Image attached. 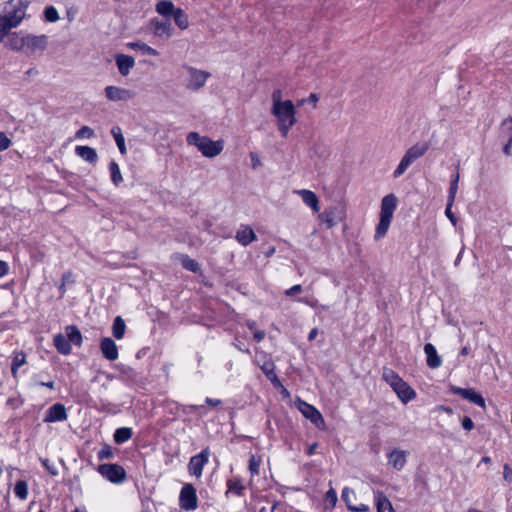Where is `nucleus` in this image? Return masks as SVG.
Returning a JSON list of instances; mask_svg holds the SVG:
<instances>
[{"mask_svg": "<svg viewBox=\"0 0 512 512\" xmlns=\"http://www.w3.org/2000/svg\"><path fill=\"white\" fill-rule=\"evenodd\" d=\"M111 133L116 141V144L122 154L126 152V146H125V138L122 134V131L119 127H113L111 130Z\"/></svg>", "mask_w": 512, "mask_h": 512, "instance_id": "c9c22d12", "label": "nucleus"}, {"mask_svg": "<svg viewBox=\"0 0 512 512\" xmlns=\"http://www.w3.org/2000/svg\"><path fill=\"white\" fill-rule=\"evenodd\" d=\"M236 240L243 246H247L257 239L254 230L248 225H240L236 232Z\"/></svg>", "mask_w": 512, "mask_h": 512, "instance_id": "6ab92c4d", "label": "nucleus"}, {"mask_svg": "<svg viewBox=\"0 0 512 512\" xmlns=\"http://www.w3.org/2000/svg\"><path fill=\"white\" fill-rule=\"evenodd\" d=\"M205 402H206L208 405H210V406H214V407H216V406H218V405H220V404H221V400H219V399H213V398H209V397H207V398L205 399Z\"/></svg>", "mask_w": 512, "mask_h": 512, "instance_id": "680f3d73", "label": "nucleus"}, {"mask_svg": "<svg viewBox=\"0 0 512 512\" xmlns=\"http://www.w3.org/2000/svg\"><path fill=\"white\" fill-rule=\"evenodd\" d=\"M294 193L298 194L302 198V201L306 206L311 208L314 212H319V199L313 191L308 189H299L295 190Z\"/></svg>", "mask_w": 512, "mask_h": 512, "instance_id": "a211bd4d", "label": "nucleus"}, {"mask_svg": "<svg viewBox=\"0 0 512 512\" xmlns=\"http://www.w3.org/2000/svg\"><path fill=\"white\" fill-rule=\"evenodd\" d=\"M125 329V321L120 316L116 317L112 326L113 336L117 339L123 338Z\"/></svg>", "mask_w": 512, "mask_h": 512, "instance_id": "7c9ffc66", "label": "nucleus"}, {"mask_svg": "<svg viewBox=\"0 0 512 512\" xmlns=\"http://www.w3.org/2000/svg\"><path fill=\"white\" fill-rule=\"evenodd\" d=\"M26 363V355L23 352H17L15 353L12 365H11V372L13 376H16L17 370L23 366Z\"/></svg>", "mask_w": 512, "mask_h": 512, "instance_id": "72a5a7b5", "label": "nucleus"}, {"mask_svg": "<svg viewBox=\"0 0 512 512\" xmlns=\"http://www.w3.org/2000/svg\"><path fill=\"white\" fill-rule=\"evenodd\" d=\"M82 334L75 325H68L65 327V335L57 333L54 335L53 343L58 351L62 355H69L72 351V344L77 347L82 345Z\"/></svg>", "mask_w": 512, "mask_h": 512, "instance_id": "20e7f679", "label": "nucleus"}, {"mask_svg": "<svg viewBox=\"0 0 512 512\" xmlns=\"http://www.w3.org/2000/svg\"><path fill=\"white\" fill-rule=\"evenodd\" d=\"M172 17H173L175 24L177 25V27L179 29L185 30L188 28V26H189L188 16L183 9L177 8V10L174 12Z\"/></svg>", "mask_w": 512, "mask_h": 512, "instance_id": "c85d7f7f", "label": "nucleus"}, {"mask_svg": "<svg viewBox=\"0 0 512 512\" xmlns=\"http://www.w3.org/2000/svg\"><path fill=\"white\" fill-rule=\"evenodd\" d=\"M262 464V458L260 456H251L249 460V471L252 476L259 475L260 466Z\"/></svg>", "mask_w": 512, "mask_h": 512, "instance_id": "4c0bfd02", "label": "nucleus"}, {"mask_svg": "<svg viewBox=\"0 0 512 512\" xmlns=\"http://www.w3.org/2000/svg\"><path fill=\"white\" fill-rule=\"evenodd\" d=\"M459 179H460V175H459L458 172L451 176L450 187H449V195H448V200H450V202H454L455 201V197H456V194H457V191H458Z\"/></svg>", "mask_w": 512, "mask_h": 512, "instance_id": "e433bc0d", "label": "nucleus"}, {"mask_svg": "<svg viewBox=\"0 0 512 512\" xmlns=\"http://www.w3.org/2000/svg\"><path fill=\"white\" fill-rule=\"evenodd\" d=\"M106 97L110 101H120L125 99L127 92L125 89L116 86H107L105 89Z\"/></svg>", "mask_w": 512, "mask_h": 512, "instance_id": "cd10ccee", "label": "nucleus"}, {"mask_svg": "<svg viewBox=\"0 0 512 512\" xmlns=\"http://www.w3.org/2000/svg\"><path fill=\"white\" fill-rule=\"evenodd\" d=\"M342 499L347 505V508L353 512H367L369 511V506L366 504L354 505V501L356 500V494L354 490L351 488L345 487L342 491Z\"/></svg>", "mask_w": 512, "mask_h": 512, "instance_id": "dca6fc26", "label": "nucleus"}, {"mask_svg": "<svg viewBox=\"0 0 512 512\" xmlns=\"http://www.w3.org/2000/svg\"><path fill=\"white\" fill-rule=\"evenodd\" d=\"M156 12L163 17H171L177 8L170 0H161L155 6Z\"/></svg>", "mask_w": 512, "mask_h": 512, "instance_id": "a878e982", "label": "nucleus"}, {"mask_svg": "<svg viewBox=\"0 0 512 512\" xmlns=\"http://www.w3.org/2000/svg\"><path fill=\"white\" fill-rule=\"evenodd\" d=\"M451 392L453 394L460 395L462 398L482 407L485 408V400L484 398L477 393L474 389H465L460 388L457 386H451Z\"/></svg>", "mask_w": 512, "mask_h": 512, "instance_id": "2eb2a0df", "label": "nucleus"}, {"mask_svg": "<svg viewBox=\"0 0 512 512\" xmlns=\"http://www.w3.org/2000/svg\"><path fill=\"white\" fill-rule=\"evenodd\" d=\"M130 48L140 52L142 55L157 56L158 51L145 43H130Z\"/></svg>", "mask_w": 512, "mask_h": 512, "instance_id": "2f4dec72", "label": "nucleus"}, {"mask_svg": "<svg viewBox=\"0 0 512 512\" xmlns=\"http://www.w3.org/2000/svg\"><path fill=\"white\" fill-rule=\"evenodd\" d=\"M179 505L185 511H194L198 507L196 489L192 484H185L179 495Z\"/></svg>", "mask_w": 512, "mask_h": 512, "instance_id": "9d476101", "label": "nucleus"}, {"mask_svg": "<svg viewBox=\"0 0 512 512\" xmlns=\"http://www.w3.org/2000/svg\"><path fill=\"white\" fill-rule=\"evenodd\" d=\"M469 353V349L467 347H463L460 351V354L465 356Z\"/></svg>", "mask_w": 512, "mask_h": 512, "instance_id": "774afa93", "label": "nucleus"}, {"mask_svg": "<svg viewBox=\"0 0 512 512\" xmlns=\"http://www.w3.org/2000/svg\"><path fill=\"white\" fill-rule=\"evenodd\" d=\"M154 25V33L159 37L171 38L173 35V28L169 22L164 21H155Z\"/></svg>", "mask_w": 512, "mask_h": 512, "instance_id": "bb28decb", "label": "nucleus"}, {"mask_svg": "<svg viewBox=\"0 0 512 512\" xmlns=\"http://www.w3.org/2000/svg\"><path fill=\"white\" fill-rule=\"evenodd\" d=\"M28 2L24 0H9L4 4L0 17L12 28H17L26 18Z\"/></svg>", "mask_w": 512, "mask_h": 512, "instance_id": "423d86ee", "label": "nucleus"}, {"mask_svg": "<svg viewBox=\"0 0 512 512\" xmlns=\"http://www.w3.org/2000/svg\"><path fill=\"white\" fill-rule=\"evenodd\" d=\"M185 69L188 74L186 87L192 91H198L204 87L207 80L211 76L209 72L197 69L192 66H186Z\"/></svg>", "mask_w": 512, "mask_h": 512, "instance_id": "6e6552de", "label": "nucleus"}, {"mask_svg": "<svg viewBox=\"0 0 512 512\" xmlns=\"http://www.w3.org/2000/svg\"><path fill=\"white\" fill-rule=\"evenodd\" d=\"M186 142L190 146H195L198 151L206 158H214L221 154L224 149L223 140H212L207 136H202L198 132H190L186 136Z\"/></svg>", "mask_w": 512, "mask_h": 512, "instance_id": "f257e3e1", "label": "nucleus"}, {"mask_svg": "<svg viewBox=\"0 0 512 512\" xmlns=\"http://www.w3.org/2000/svg\"><path fill=\"white\" fill-rule=\"evenodd\" d=\"M14 493L20 500H26L28 497V485L24 480H18L14 486Z\"/></svg>", "mask_w": 512, "mask_h": 512, "instance_id": "473e14b6", "label": "nucleus"}, {"mask_svg": "<svg viewBox=\"0 0 512 512\" xmlns=\"http://www.w3.org/2000/svg\"><path fill=\"white\" fill-rule=\"evenodd\" d=\"M6 47L12 51H24L25 49V34L11 33L6 41Z\"/></svg>", "mask_w": 512, "mask_h": 512, "instance_id": "5701e85b", "label": "nucleus"}, {"mask_svg": "<svg viewBox=\"0 0 512 512\" xmlns=\"http://www.w3.org/2000/svg\"><path fill=\"white\" fill-rule=\"evenodd\" d=\"M114 440L118 444L128 441V427L117 429L114 433Z\"/></svg>", "mask_w": 512, "mask_h": 512, "instance_id": "a19ab883", "label": "nucleus"}, {"mask_svg": "<svg viewBox=\"0 0 512 512\" xmlns=\"http://www.w3.org/2000/svg\"><path fill=\"white\" fill-rule=\"evenodd\" d=\"M40 461L43 467L49 472V474H51L52 476H56L58 474L57 468L53 463L50 462L49 459L41 458Z\"/></svg>", "mask_w": 512, "mask_h": 512, "instance_id": "49530a36", "label": "nucleus"}, {"mask_svg": "<svg viewBox=\"0 0 512 512\" xmlns=\"http://www.w3.org/2000/svg\"><path fill=\"white\" fill-rule=\"evenodd\" d=\"M98 459L104 460V459H110L113 457V451L111 446L105 444L103 447L98 451Z\"/></svg>", "mask_w": 512, "mask_h": 512, "instance_id": "a18cd8bd", "label": "nucleus"}, {"mask_svg": "<svg viewBox=\"0 0 512 512\" xmlns=\"http://www.w3.org/2000/svg\"><path fill=\"white\" fill-rule=\"evenodd\" d=\"M117 65L122 75H128V55L121 54L117 57Z\"/></svg>", "mask_w": 512, "mask_h": 512, "instance_id": "ea45409f", "label": "nucleus"}, {"mask_svg": "<svg viewBox=\"0 0 512 512\" xmlns=\"http://www.w3.org/2000/svg\"><path fill=\"white\" fill-rule=\"evenodd\" d=\"M429 149V143L428 142H419L411 146L402 157L400 163L398 164L397 168L393 172V177L398 178L401 175L405 173V171L409 168V166L425 155V153Z\"/></svg>", "mask_w": 512, "mask_h": 512, "instance_id": "0eeeda50", "label": "nucleus"}, {"mask_svg": "<svg viewBox=\"0 0 512 512\" xmlns=\"http://www.w3.org/2000/svg\"><path fill=\"white\" fill-rule=\"evenodd\" d=\"M210 457V450L208 447L204 448L199 454L190 458L188 463V472L190 475L200 478L202 476L203 468L208 463Z\"/></svg>", "mask_w": 512, "mask_h": 512, "instance_id": "9b49d317", "label": "nucleus"}, {"mask_svg": "<svg viewBox=\"0 0 512 512\" xmlns=\"http://www.w3.org/2000/svg\"><path fill=\"white\" fill-rule=\"evenodd\" d=\"M13 28L0 17V44L10 35Z\"/></svg>", "mask_w": 512, "mask_h": 512, "instance_id": "37998d69", "label": "nucleus"}, {"mask_svg": "<svg viewBox=\"0 0 512 512\" xmlns=\"http://www.w3.org/2000/svg\"><path fill=\"white\" fill-rule=\"evenodd\" d=\"M298 409L300 410L302 415L308 420H310L317 428L324 429L325 421L322 414L317 408H315L313 405L309 403L300 401Z\"/></svg>", "mask_w": 512, "mask_h": 512, "instance_id": "f8f14e48", "label": "nucleus"}, {"mask_svg": "<svg viewBox=\"0 0 512 512\" xmlns=\"http://www.w3.org/2000/svg\"><path fill=\"white\" fill-rule=\"evenodd\" d=\"M251 160V166L253 169H257L262 165L260 156L256 152H250L249 154Z\"/></svg>", "mask_w": 512, "mask_h": 512, "instance_id": "3c124183", "label": "nucleus"}, {"mask_svg": "<svg viewBox=\"0 0 512 512\" xmlns=\"http://www.w3.org/2000/svg\"><path fill=\"white\" fill-rule=\"evenodd\" d=\"M75 153L78 157L90 164H95L98 160L96 150L89 146H76Z\"/></svg>", "mask_w": 512, "mask_h": 512, "instance_id": "b1692460", "label": "nucleus"}, {"mask_svg": "<svg viewBox=\"0 0 512 512\" xmlns=\"http://www.w3.org/2000/svg\"><path fill=\"white\" fill-rule=\"evenodd\" d=\"M462 426L465 430L470 431L474 428V423L470 417H464L462 419Z\"/></svg>", "mask_w": 512, "mask_h": 512, "instance_id": "13d9d810", "label": "nucleus"}, {"mask_svg": "<svg viewBox=\"0 0 512 512\" xmlns=\"http://www.w3.org/2000/svg\"><path fill=\"white\" fill-rule=\"evenodd\" d=\"M337 212L338 209L336 207H331L319 214V220L323 222L328 229H331L338 223V220H340Z\"/></svg>", "mask_w": 512, "mask_h": 512, "instance_id": "393cba45", "label": "nucleus"}, {"mask_svg": "<svg viewBox=\"0 0 512 512\" xmlns=\"http://www.w3.org/2000/svg\"><path fill=\"white\" fill-rule=\"evenodd\" d=\"M318 335V330L317 328H314L312 329L309 334H308V340L312 341L316 338V336Z\"/></svg>", "mask_w": 512, "mask_h": 512, "instance_id": "e2e57ef3", "label": "nucleus"}, {"mask_svg": "<svg viewBox=\"0 0 512 512\" xmlns=\"http://www.w3.org/2000/svg\"><path fill=\"white\" fill-rule=\"evenodd\" d=\"M44 16L48 22H56L59 20V14L55 7L48 6L44 10Z\"/></svg>", "mask_w": 512, "mask_h": 512, "instance_id": "79ce46f5", "label": "nucleus"}, {"mask_svg": "<svg viewBox=\"0 0 512 512\" xmlns=\"http://www.w3.org/2000/svg\"><path fill=\"white\" fill-rule=\"evenodd\" d=\"M25 74L28 76V77H31V76H35L38 74V70L36 68H30L28 69Z\"/></svg>", "mask_w": 512, "mask_h": 512, "instance_id": "0e129e2a", "label": "nucleus"}, {"mask_svg": "<svg viewBox=\"0 0 512 512\" xmlns=\"http://www.w3.org/2000/svg\"><path fill=\"white\" fill-rule=\"evenodd\" d=\"M318 102V96L314 93L310 94L308 98L302 99L299 102V105H303L304 103H311L313 107L315 108Z\"/></svg>", "mask_w": 512, "mask_h": 512, "instance_id": "5fc2aeb1", "label": "nucleus"}, {"mask_svg": "<svg viewBox=\"0 0 512 512\" xmlns=\"http://www.w3.org/2000/svg\"><path fill=\"white\" fill-rule=\"evenodd\" d=\"M247 326L250 330L255 332V330H256V322L255 321H248Z\"/></svg>", "mask_w": 512, "mask_h": 512, "instance_id": "338daca9", "label": "nucleus"}, {"mask_svg": "<svg viewBox=\"0 0 512 512\" xmlns=\"http://www.w3.org/2000/svg\"><path fill=\"white\" fill-rule=\"evenodd\" d=\"M264 374L271 379V376L275 377L274 374V364L271 361L265 362L264 365L261 367Z\"/></svg>", "mask_w": 512, "mask_h": 512, "instance_id": "09e8293b", "label": "nucleus"}, {"mask_svg": "<svg viewBox=\"0 0 512 512\" xmlns=\"http://www.w3.org/2000/svg\"><path fill=\"white\" fill-rule=\"evenodd\" d=\"M9 271L7 262L0 260V277H4Z\"/></svg>", "mask_w": 512, "mask_h": 512, "instance_id": "bf43d9fd", "label": "nucleus"}, {"mask_svg": "<svg viewBox=\"0 0 512 512\" xmlns=\"http://www.w3.org/2000/svg\"><path fill=\"white\" fill-rule=\"evenodd\" d=\"M48 45V38L46 35H33L25 34V49L27 54H35L43 52Z\"/></svg>", "mask_w": 512, "mask_h": 512, "instance_id": "ddd939ff", "label": "nucleus"}, {"mask_svg": "<svg viewBox=\"0 0 512 512\" xmlns=\"http://www.w3.org/2000/svg\"><path fill=\"white\" fill-rule=\"evenodd\" d=\"M388 463L396 470H401L407 462V453L403 450L394 449L388 455Z\"/></svg>", "mask_w": 512, "mask_h": 512, "instance_id": "aec40b11", "label": "nucleus"}, {"mask_svg": "<svg viewBox=\"0 0 512 512\" xmlns=\"http://www.w3.org/2000/svg\"><path fill=\"white\" fill-rule=\"evenodd\" d=\"M424 353L427 357V365L431 369H436L442 365V359L438 355L436 348L433 344L427 343L424 346Z\"/></svg>", "mask_w": 512, "mask_h": 512, "instance_id": "412c9836", "label": "nucleus"}, {"mask_svg": "<svg viewBox=\"0 0 512 512\" xmlns=\"http://www.w3.org/2000/svg\"><path fill=\"white\" fill-rule=\"evenodd\" d=\"M68 415L66 412V408L61 403H55L48 408L46 414L44 416L43 422L45 423H54L61 422L67 419Z\"/></svg>", "mask_w": 512, "mask_h": 512, "instance_id": "4468645a", "label": "nucleus"}, {"mask_svg": "<svg viewBox=\"0 0 512 512\" xmlns=\"http://www.w3.org/2000/svg\"><path fill=\"white\" fill-rule=\"evenodd\" d=\"M374 501L377 512H395L390 500L383 492L379 490L374 491Z\"/></svg>", "mask_w": 512, "mask_h": 512, "instance_id": "4be33fe9", "label": "nucleus"}, {"mask_svg": "<svg viewBox=\"0 0 512 512\" xmlns=\"http://www.w3.org/2000/svg\"><path fill=\"white\" fill-rule=\"evenodd\" d=\"M97 471L105 479L112 483H122L126 478L125 469L118 464H101L98 466Z\"/></svg>", "mask_w": 512, "mask_h": 512, "instance_id": "1a4fd4ad", "label": "nucleus"}, {"mask_svg": "<svg viewBox=\"0 0 512 512\" xmlns=\"http://www.w3.org/2000/svg\"><path fill=\"white\" fill-rule=\"evenodd\" d=\"M453 203L454 202H450V200H448L447 207L445 209V214L450 219L452 224L455 225L457 220H456V217L454 216V214L451 211Z\"/></svg>", "mask_w": 512, "mask_h": 512, "instance_id": "864d4df0", "label": "nucleus"}, {"mask_svg": "<svg viewBox=\"0 0 512 512\" xmlns=\"http://www.w3.org/2000/svg\"><path fill=\"white\" fill-rule=\"evenodd\" d=\"M227 487H228L227 492H231L238 496L242 495L243 490H244V486H243L241 480L238 478H233V479L228 480Z\"/></svg>", "mask_w": 512, "mask_h": 512, "instance_id": "f704fd0d", "label": "nucleus"}, {"mask_svg": "<svg viewBox=\"0 0 512 512\" xmlns=\"http://www.w3.org/2000/svg\"><path fill=\"white\" fill-rule=\"evenodd\" d=\"M41 386H45V387H48L50 389H54L55 388V383L53 381H49V382H41L40 383Z\"/></svg>", "mask_w": 512, "mask_h": 512, "instance_id": "69168bd1", "label": "nucleus"}, {"mask_svg": "<svg viewBox=\"0 0 512 512\" xmlns=\"http://www.w3.org/2000/svg\"><path fill=\"white\" fill-rule=\"evenodd\" d=\"M503 478L508 483L512 481V469L508 464H505L503 467Z\"/></svg>", "mask_w": 512, "mask_h": 512, "instance_id": "6e6d98bb", "label": "nucleus"}, {"mask_svg": "<svg viewBox=\"0 0 512 512\" xmlns=\"http://www.w3.org/2000/svg\"><path fill=\"white\" fill-rule=\"evenodd\" d=\"M396 207L397 198L394 194H388L383 197L381 201L380 219L376 227L374 236L376 240H379L386 235L390 227Z\"/></svg>", "mask_w": 512, "mask_h": 512, "instance_id": "39448f33", "label": "nucleus"}, {"mask_svg": "<svg viewBox=\"0 0 512 512\" xmlns=\"http://www.w3.org/2000/svg\"><path fill=\"white\" fill-rule=\"evenodd\" d=\"M94 136V131L89 126H82L75 134L77 139L91 138Z\"/></svg>", "mask_w": 512, "mask_h": 512, "instance_id": "c03bdc74", "label": "nucleus"}, {"mask_svg": "<svg viewBox=\"0 0 512 512\" xmlns=\"http://www.w3.org/2000/svg\"><path fill=\"white\" fill-rule=\"evenodd\" d=\"M11 145V140L4 132H0V151L8 149Z\"/></svg>", "mask_w": 512, "mask_h": 512, "instance_id": "8fccbe9b", "label": "nucleus"}, {"mask_svg": "<svg viewBox=\"0 0 512 512\" xmlns=\"http://www.w3.org/2000/svg\"><path fill=\"white\" fill-rule=\"evenodd\" d=\"M272 106H278L284 104L285 100H282V91L280 89H276L273 91L271 95Z\"/></svg>", "mask_w": 512, "mask_h": 512, "instance_id": "de8ad7c7", "label": "nucleus"}, {"mask_svg": "<svg viewBox=\"0 0 512 512\" xmlns=\"http://www.w3.org/2000/svg\"><path fill=\"white\" fill-rule=\"evenodd\" d=\"M382 378L393 389L402 403L406 404L416 397L413 388L392 369L384 368Z\"/></svg>", "mask_w": 512, "mask_h": 512, "instance_id": "7ed1b4c3", "label": "nucleus"}, {"mask_svg": "<svg viewBox=\"0 0 512 512\" xmlns=\"http://www.w3.org/2000/svg\"><path fill=\"white\" fill-rule=\"evenodd\" d=\"M100 350L103 357L109 361H114L118 358V347L115 341L109 337H104L101 340Z\"/></svg>", "mask_w": 512, "mask_h": 512, "instance_id": "f3484780", "label": "nucleus"}, {"mask_svg": "<svg viewBox=\"0 0 512 512\" xmlns=\"http://www.w3.org/2000/svg\"><path fill=\"white\" fill-rule=\"evenodd\" d=\"M325 498H326V501L330 502L332 504V506H334L336 504V502H337V493H336V491L333 488L329 489L326 492Z\"/></svg>", "mask_w": 512, "mask_h": 512, "instance_id": "603ef678", "label": "nucleus"}, {"mask_svg": "<svg viewBox=\"0 0 512 512\" xmlns=\"http://www.w3.org/2000/svg\"><path fill=\"white\" fill-rule=\"evenodd\" d=\"M302 291V286L296 284L285 291L286 296H294Z\"/></svg>", "mask_w": 512, "mask_h": 512, "instance_id": "4d7b16f0", "label": "nucleus"}, {"mask_svg": "<svg viewBox=\"0 0 512 512\" xmlns=\"http://www.w3.org/2000/svg\"><path fill=\"white\" fill-rule=\"evenodd\" d=\"M264 338H265V332L264 331L255 330V332H254V339L257 342H261Z\"/></svg>", "mask_w": 512, "mask_h": 512, "instance_id": "052dcab7", "label": "nucleus"}, {"mask_svg": "<svg viewBox=\"0 0 512 512\" xmlns=\"http://www.w3.org/2000/svg\"><path fill=\"white\" fill-rule=\"evenodd\" d=\"M271 114L277 119L278 130L286 137L292 126L296 123V109L291 100H285L284 104L271 107Z\"/></svg>", "mask_w": 512, "mask_h": 512, "instance_id": "f03ea898", "label": "nucleus"}, {"mask_svg": "<svg viewBox=\"0 0 512 512\" xmlns=\"http://www.w3.org/2000/svg\"><path fill=\"white\" fill-rule=\"evenodd\" d=\"M109 172L111 181L115 186H118L123 182V177L119 165L114 160L109 163Z\"/></svg>", "mask_w": 512, "mask_h": 512, "instance_id": "c756f323", "label": "nucleus"}, {"mask_svg": "<svg viewBox=\"0 0 512 512\" xmlns=\"http://www.w3.org/2000/svg\"><path fill=\"white\" fill-rule=\"evenodd\" d=\"M181 264L188 271L197 272L199 270V264L188 256L182 258Z\"/></svg>", "mask_w": 512, "mask_h": 512, "instance_id": "58836bf2", "label": "nucleus"}]
</instances>
